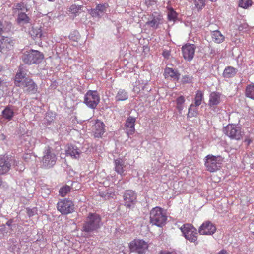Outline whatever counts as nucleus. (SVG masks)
<instances>
[{
  "label": "nucleus",
  "mask_w": 254,
  "mask_h": 254,
  "mask_svg": "<svg viewBox=\"0 0 254 254\" xmlns=\"http://www.w3.org/2000/svg\"><path fill=\"white\" fill-rule=\"evenodd\" d=\"M101 225L100 216L96 213H90L83 223L82 231L90 234L97 231Z\"/></svg>",
  "instance_id": "f257e3e1"
},
{
  "label": "nucleus",
  "mask_w": 254,
  "mask_h": 254,
  "mask_svg": "<svg viewBox=\"0 0 254 254\" xmlns=\"http://www.w3.org/2000/svg\"><path fill=\"white\" fill-rule=\"evenodd\" d=\"M167 219L166 213L162 208L159 207H155L150 211V222L152 225L158 227H162L165 224Z\"/></svg>",
  "instance_id": "f03ea898"
},
{
  "label": "nucleus",
  "mask_w": 254,
  "mask_h": 254,
  "mask_svg": "<svg viewBox=\"0 0 254 254\" xmlns=\"http://www.w3.org/2000/svg\"><path fill=\"white\" fill-rule=\"evenodd\" d=\"M180 230L186 239L191 243H193L195 245L198 244L197 230L192 224H185L180 228Z\"/></svg>",
  "instance_id": "7ed1b4c3"
},
{
  "label": "nucleus",
  "mask_w": 254,
  "mask_h": 254,
  "mask_svg": "<svg viewBox=\"0 0 254 254\" xmlns=\"http://www.w3.org/2000/svg\"><path fill=\"white\" fill-rule=\"evenodd\" d=\"M44 56L42 53L37 50H30L26 51L22 56V61L29 65L34 64L40 63L43 59Z\"/></svg>",
  "instance_id": "20e7f679"
},
{
  "label": "nucleus",
  "mask_w": 254,
  "mask_h": 254,
  "mask_svg": "<svg viewBox=\"0 0 254 254\" xmlns=\"http://www.w3.org/2000/svg\"><path fill=\"white\" fill-rule=\"evenodd\" d=\"M57 158L55 154L51 150L49 146H47L43 152V156L41 161L42 168L49 169L53 167L57 161Z\"/></svg>",
  "instance_id": "39448f33"
},
{
  "label": "nucleus",
  "mask_w": 254,
  "mask_h": 254,
  "mask_svg": "<svg viewBox=\"0 0 254 254\" xmlns=\"http://www.w3.org/2000/svg\"><path fill=\"white\" fill-rule=\"evenodd\" d=\"M224 133L231 139L240 140L242 139L244 133L239 127L234 124H229L223 129Z\"/></svg>",
  "instance_id": "423d86ee"
},
{
  "label": "nucleus",
  "mask_w": 254,
  "mask_h": 254,
  "mask_svg": "<svg viewBox=\"0 0 254 254\" xmlns=\"http://www.w3.org/2000/svg\"><path fill=\"white\" fill-rule=\"evenodd\" d=\"M205 166L210 172H215L220 168L222 161L220 156L208 155L205 157Z\"/></svg>",
  "instance_id": "0eeeda50"
},
{
  "label": "nucleus",
  "mask_w": 254,
  "mask_h": 254,
  "mask_svg": "<svg viewBox=\"0 0 254 254\" xmlns=\"http://www.w3.org/2000/svg\"><path fill=\"white\" fill-rule=\"evenodd\" d=\"M100 96L97 91L88 90L85 94L84 103L91 109H95L100 102Z\"/></svg>",
  "instance_id": "6e6552de"
},
{
  "label": "nucleus",
  "mask_w": 254,
  "mask_h": 254,
  "mask_svg": "<svg viewBox=\"0 0 254 254\" xmlns=\"http://www.w3.org/2000/svg\"><path fill=\"white\" fill-rule=\"evenodd\" d=\"M129 247L131 252L138 254L145 253L148 249V245L145 241L141 239H134L130 242Z\"/></svg>",
  "instance_id": "1a4fd4ad"
},
{
  "label": "nucleus",
  "mask_w": 254,
  "mask_h": 254,
  "mask_svg": "<svg viewBox=\"0 0 254 254\" xmlns=\"http://www.w3.org/2000/svg\"><path fill=\"white\" fill-rule=\"evenodd\" d=\"M57 207L62 214H67L74 211V205L71 200L64 199L57 203Z\"/></svg>",
  "instance_id": "9d476101"
},
{
  "label": "nucleus",
  "mask_w": 254,
  "mask_h": 254,
  "mask_svg": "<svg viewBox=\"0 0 254 254\" xmlns=\"http://www.w3.org/2000/svg\"><path fill=\"white\" fill-rule=\"evenodd\" d=\"M124 205L128 208L134 206L137 199V195L132 190H126L123 195Z\"/></svg>",
  "instance_id": "9b49d317"
},
{
  "label": "nucleus",
  "mask_w": 254,
  "mask_h": 254,
  "mask_svg": "<svg viewBox=\"0 0 254 254\" xmlns=\"http://www.w3.org/2000/svg\"><path fill=\"white\" fill-rule=\"evenodd\" d=\"M216 230L215 225L210 221L204 222L198 228V233L203 235H211Z\"/></svg>",
  "instance_id": "f8f14e48"
},
{
  "label": "nucleus",
  "mask_w": 254,
  "mask_h": 254,
  "mask_svg": "<svg viewBox=\"0 0 254 254\" xmlns=\"http://www.w3.org/2000/svg\"><path fill=\"white\" fill-rule=\"evenodd\" d=\"M108 7L107 3L98 4L95 8L90 10V14L93 17L101 18L105 14Z\"/></svg>",
  "instance_id": "ddd939ff"
},
{
  "label": "nucleus",
  "mask_w": 254,
  "mask_h": 254,
  "mask_svg": "<svg viewBox=\"0 0 254 254\" xmlns=\"http://www.w3.org/2000/svg\"><path fill=\"white\" fill-rule=\"evenodd\" d=\"M196 47L194 44H188L183 46L182 48V51L184 58L190 61L192 60L195 51Z\"/></svg>",
  "instance_id": "4468645a"
},
{
  "label": "nucleus",
  "mask_w": 254,
  "mask_h": 254,
  "mask_svg": "<svg viewBox=\"0 0 254 254\" xmlns=\"http://www.w3.org/2000/svg\"><path fill=\"white\" fill-rule=\"evenodd\" d=\"M14 42L12 39L4 36H0V52H6L13 47Z\"/></svg>",
  "instance_id": "2eb2a0df"
},
{
  "label": "nucleus",
  "mask_w": 254,
  "mask_h": 254,
  "mask_svg": "<svg viewBox=\"0 0 254 254\" xmlns=\"http://www.w3.org/2000/svg\"><path fill=\"white\" fill-rule=\"evenodd\" d=\"M162 20V15L158 12H155L152 13L146 22V25L150 27L157 29L159 25L161 24Z\"/></svg>",
  "instance_id": "dca6fc26"
},
{
  "label": "nucleus",
  "mask_w": 254,
  "mask_h": 254,
  "mask_svg": "<svg viewBox=\"0 0 254 254\" xmlns=\"http://www.w3.org/2000/svg\"><path fill=\"white\" fill-rule=\"evenodd\" d=\"M222 94L218 92H212L209 97L208 106L210 108L213 109L221 102Z\"/></svg>",
  "instance_id": "f3484780"
},
{
  "label": "nucleus",
  "mask_w": 254,
  "mask_h": 254,
  "mask_svg": "<svg viewBox=\"0 0 254 254\" xmlns=\"http://www.w3.org/2000/svg\"><path fill=\"white\" fill-rule=\"evenodd\" d=\"M22 84V86L19 87L25 88L24 91L28 94H35L37 91V86L31 79H26Z\"/></svg>",
  "instance_id": "a211bd4d"
},
{
  "label": "nucleus",
  "mask_w": 254,
  "mask_h": 254,
  "mask_svg": "<svg viewBox=\"0 0 254 254\" xmlns=\"http://www.w3.org/2000/svg\"><path fill=\"white\" fill-rule=\"evenodd\" d=\"M81 153V150L76 146L69 145L65 150V154L67 156H70L72 158L78 159Z\"/></svg>",
  "instance_id": "6ab92c4d"
},
{
  "label": "nucleus",
  "mask_w": 254,
  "mask_h": 254,
  "mask_svg": "<svg viewBox=\"0 0 254 254\" xmlns=\"http://www.w3.org/2000/svg\"><path fill=\"white\" fill-rule=\"evenodd\" d=\"M94 136L95 137H101L105 132L104 124L97 120L94 125Z\"/></svg>",
  "instance_id": "aec40b11"
},
{
  "label": "nucleus",
  "mask_w": 254,
  "mask_h": 254,
  "mask_svg": "<svg viewBox=\"0 0 254 254\" xmlns=\"http://www.w3.org/2000/svg\"><path fill=\"white\" fill-rule=\"evenodd\" d=\"M136 118L131 116L128 117L126 120L125 127L128 134H132L135 131V122Z\"/></svg>",
  "instance_id": "412c9836"
},
{
  "label": "nucleus",
  "mask_w": 254,
  "mask_h": 254,
  "mask_svg": "<svg viewBox=\"0 0 254 254\" xmlns=\"http://www.w3.org/2000/svg\"><path fill=\"white\" fill-rule=\"evenodd\" d=\"M11 164L5 157L0 158V175H3L8 172Z\"/></svg>",
  "instance_id": "4be33fe9"
},
{
  "label": "nucleus",
  "mask_w": 254,
  "mask_h": 254,
  "mask_svg": "<svg viewBox=\"0 0 254 254\" xmlns=\"http://www.w3.org/2000/svg\"><path fill=\"white\" fill-rule=\"evenodd\" d=\"M164 74L165 78L170 77L175 81H178L180 76L178 71L169 67L165 69Z\"/></svg>",
  "instance_id": "5701e85b"
},
{
  "label": "nucleus",
  "mask_w": 254,
  "mask_h": 254,
  "mask_svg": "<svg viewBox=\"0 0 254 254\" xmlns=\"http://www.w3.org/2000/svg\"><path fill=\"white\" fill-rule=\"evenodd\" d=\"M2 115L4 120L8 121L11 120L14 115L12 106L11 105L6 106L4 109L2 111Z\"/></svg>",
  "instance_id": "b1692460"
},
{
  "label": "nucleus",
  "mask_w": 254,
  "mask_h": 254,
  "mask_svg": "<svg viewBox=\"0 0 254 254\" xmlns=\"http://www.w3.org/2000/svg\"><path fill=\"white\" fill-rule=\"evenodd\" d=\"M115 170L119 174L122 175L124 174L126 165L125 161L121 159L118 158L114 160Z\"/></svg>",
  "instance_id": "393cba45"
},
{
  "label": "nucleus",
  "mask_w": 254,
  "mask_h": 254,
  "mask_svg": "<svg viewBox=\"0 0 254 254\" xmlns=\"http://www.w3.org/2000/svg\"><path fill=\"white\" fill-rule=\"evenodd\" d=\"M238 72V69L231 66L225 67L223 72V76L225 78H231L234 77Z\"/></svg>",
  "instance_id": "a878e982"
},
{
  "label": "nucleus",
  "mask_w": 254,
  "mask_h": 254,
  "mask_svg": "<svg viewBox=\"0 0 254 254\" xmlns=\"http://www.w3.org/2000/svg\"><path fill=\"white\" fill-rule=\"evenodd\" d=\"M19 71L16 74L14 79L15 85L17 87L22 86V84L26 79H28V78L25 77V74L22 72L20 68H19Z\"/></svg>",
  "instance_id": "bb28decb"
},
{
  "label": "nucleus",
  "mask_w": 254,
  "mask_h": 254,
  "mask_svg": "<svg viewBox=\"0 0 254 254\" xmlns=\"http://www.w3.org/2000/svg\"><path fill=\"white\" fill-rule=\"evenodd\" d=\"M30 18L25 13V12H18L17 22L19 24H26L29 23Z\"/></svg>",
  "instance_id": "cd10ccee"
},
{
  "label": "nucleus",
  "mask_w": 254,
  "mask_h": 254,
  "mask_svg": "<svg viewBox=\"0 0 254 254\" xmlns=\"http://www.w3.org/2000/svg\"><path fill=\"white\" fill-rule=\"evenodd\" d=\"M128 98V93L124 89H120L116 96L115 100L117 102L121 101H125Z\"/></svg>",
  "instance_id": "c85d7f7f"
},
{
  "label": "nucleus",
  "mask_w": 254,
  "mask_h": 254,
  "mask_svg": "<svg viewBox=\"0 0 254 254\" xmlns=\"http://www.w3.org/2000/svg\"><path fill=\"white\" fill-rule=\"evenodd\" d=\"M198 106L191 104L188 109L187 118L196 117L198 115Z\"/></svg>",
  "instance_id": "c756f323"
},
{
  "label": "nucleus",
  "mask_w": 254,
  "mask_h": 254,
  "mask_svg": "<svg viewBox=\"0 0 254 254\" xmlns=\"http://www.w3.org/2000/svg\"><path fill=\"white\" fill-rule=\"evenodd\" d=\"M29 34L33 39L41 38L43 37L41 29L38 27H32L29 31Z\"/></svg>",
  "instance_id": "7c9ffc66"
},
{
  "label": "nucleus",
  "mask_w": 254,
  "mask_h": 254,
  "mask_svg": "<svg viewBox=\"0 0 254 254\" xmlns=\"http://www.w3.org/2000/svg\"><path fill=\"white\" fill-rule=\"evenodd\" d=\"M212 38L213 41L216 43H221L224 40V36L218 30H215L212 32Z\"/></svg>",
  "instance_id": "2f4dec72"
},
{
  "label": "nucleus",
  "mask_w": 254,
  "mask_h": 254,
  "mask_svg": "<svg viewBox=\"0 0 254 254\" xmlns=\"http://www.w3.org/2000/svg\"><path fill=\"white\" fill-rule=\"evenodd\" d=\"M245 96L254 100V84L249 85L246 87Z\"/></svg>",
  "instance_id": "473e14b6"
},
{
  "label": "nucleus",
  "mask_w": 254,
  "mask_h": 254,
  "mask_svg": "<svg viewBox=\"0 0 254 254\" xmlns=\"http://www.w3.org/2000/svg\"><path fill=\"white\" fill-rule=\"evenodd\" d=\"M185 101V98L183 96H180L176 99V108L180 114L183 109Z\"/></svg>",
  "instance_id": "72a5a7b5"
},
{
  "label": "nucleus",
  "mask_w": 254,
  "mask_h": 254,
  "mask_svg": "<svg viewBox=\"0 0 254 254\" xmlns=\"http://www.w3.org/2000/svg\"><path fill=\"white\" fill-rule=\"evenodd\" d=\"M203 99V93L202 91L198 90L196 93L194 98V104L196 106H199L202 103Z\"/></svg>",
  "instance_id": "f704fd0d"
},
{
  "label": "nucleus",
  "mask_w": 254,
  "mask_h": 254,
  "mask_svg": "<svg viewBox=\"0 0 254 254\" xmlns=\"http://www.w3.org/2000/svg\"><path fill=\"white\" fill-rule=\"evenodd\" d=\"M99 194L101 197L105 199H109L110 198H112L114 195L112 191L109 190L99 191Z\"/></svg>",
  "instance_id": "c9c22d12"
},
{
  "label": "nucleus",
  "mask_w": 254,
  "mask_h": 254,
  "mask_svg": "<svg viewBox=\"0 0 254 254\" xmlns=\"http://www.w3.org/2000/svg\"><path fill=\"white\" fill-rule=\"evenodd\" d=\"M168 10L167 14L168 20L173 21H175L177 18V13L174 11L173 8L171 7Z\"/></svg>",
  "instance_id": "e433bc0d"
},
{
  "label": "nucleus",
  "mask_w": 254,
  "mask_h": 254,
  "mask_svg": "<svg viewBox=\"0 0 254 254\" xmlns=\"http://www.w3.org/2000/svg\"><path fill=\"white\" fill-rule=\"evenodd\" d=\"M252 4V0H240L239 6L243 8L247 9Z\"/></svg>",
  "instance_id": "4c0bfd02"
},
{
  "label": "nucleus",
  "mask_w": 254,
  "mask_h": 254,
  "mask_svg": "<svg viewBox=\"0 0 254 254\" xmlns=\"http://www.w3.org/2000/svg\"><path fill=\"white\" fill-rule=\"evenodd\" d=\"M14 9L18 12L23 11V12H27L28 9L26 4H25L23 2H20L16 4L15 5Z\"/></svg>",
  "instance_id": "58836bf2"
},
{
  "label": "nucleus",
  "mask_w": 254,
  "mask_h": 254,
  "mask_svg": "<svg viewBox=\"0 0 254 254\" xmlns=\"http://www.w3.org/2000/svg\"><path fill=\"white\" fill-rule=\"evenodd\" d=\"M71 188L70 186L65 185L61 188L59 190V193L61 196L64 197L66 194L70 191Z\"/></svg>",
  "instance_id": "ea45409f"
},
{
  "label": "nucleus",
  "mask_w": 254,
  "mask_h": 254,
  "mask_svg": "<svg viewBox=\"0 0 254 254\" xmlns=\"http://www.w3.org/2000/svg\"><path fill=\"white\" fill-rule=\"evenodd\" d=\"M37 208L36 207H33L32 208H27L26 212L28 216L29 217H32L37 214Z\"/></svg>",
  "instance_id": "a19ab883"
},
{
  "label": "nucleus",
  "mask_w": 254,
  "mask_h": 254,
  "mask_svg": "<svg viewBox=\"0 0 254 254\" xmlns=\"http://www.w3.org/2000/svg\"><path fill=\"white\" fill-rule=\"evenodd\" d=\"M195 7L198 9H201L205 5L204 0H194Z\"/></svg>",
  "instance_id": "79ce46f5"
},
{
  "label": "nucleus",
  "mask_w": 254,
  "mask_h": 254,
  "mask_svg": "<svg viewBox=\"0 0 254 254\" xmlns=\"http://www.w3.org/2000/svg\"><path fill=\"white\" fill-rule=\"evenodd\" d=\"M81 6L76 5L75 4H72L69 8V11L73 14H76L81 9Z\"/></svg>",
  "instance_id": "37998d69"
},
{
  "label": "nucleus",
  "mask_w": 254,
  "mask_h": 254,
  "mask_svg": "<svg viewBox=\"0 0 254 254\" xmlns=\"http://www.w3.org/2000/svg\"><path fill=\"white\" fill-rule=\"evenodd\" d=\"M193 77L190 75H184L182 77V81L183 83H190L193 81Z\"/></svg>",
  "instance_id": "c03bdc74"
},
{
  "label": "nucleus",
  "mask_w": 254,
  "mask_h": 254,
  "mask_svg": "<svg viewBox=\"0 0 254 254\" xmlns=\"http://www.w3.org/2000/svg\"><path fill=\"white\" fill-rule=\"evenodd\" d=\"M78 33L76 31H74L73 33H70L69 35L70 39L75 41L78 39Z\"/></svg>",
  "instance_id": "a18cd8bd"
},
{
  "label": "nucleus",
  "mask_w": 254,
  "mask_h": 254,
  "mask_svg": "<svg viewBox=\"0 0 254 254\" xmlns=\"http://www.w3.org/2000/svg\"><path fill=\"white\" fill-rule=\"evenodd\" d=\"M155 3V0H145V4L147 7L153 5Z\"/></svg>",
  "instance_id": "49530a36"
},
{
  "label": "nucleus",
  "mask_w": 254,
  "mask_h": 254,
  "mask_svg": "<svg viewBox=\"0 0 254 254\" xmlns=\"http://www.w3.org/2000/svg\"><path fill=\"white\" fill-rule=\"evenodd\" d=\"M162 55L165 58L168 59L170 56V52L167 50H164L162 52Z\"/></svg>",
  "instance_id": "de8ad7c7"
},
{
  "label": "nucleus",
  "mask_w": 254,
  "mask_h": 254,
  "mask_svg": "<svg viewBox=\"0 0 254 254\" xmlns=\"http://www.w3.org/2000/svg\"><path fill=\"white\" fill-rule=\"evenodd\" d=\"M5 230L6 227L5 224L0 225V231L4 234L5 233Z\"/></svg>",
  "instance_id": "09e8293b"
},
{
  "label": "nucleus",
  "mask_w": 254,
  "mask_h": 254,
  "mask_svg": "<svg viewBox=\"0 0 254 254\" xmlns=\"http://www.w3.org/2000/svg\"><path fill=\"white\" fill-rule=\"evenodd\" d=\"M247 27H248L247 24H244L239 26L238 29L240 31H241V30H243L244 29H247Z\"/></svg>",
  "instance_id": "8fccbe9b"
},
{
  "label": "nucleus",
  "mask_w": 254,
  "mask_h": 254,
  "mask_svg": "<svg viewBox=\"0 0 254 254\" xmlns=\"http://www.w3.org/2000/svg\"><path fill=\"white\" fill-rule=\"evenodd\" d=\"M13 219H9L6 223V225L9 227L12 226V223H13Z\"/></svg>",
  "instance_id": "3c124183"
},
{
  "label": "nucleus",
  "mask_w": 254,
  "mask_h": 254,
  "mask_svg": "<svg viewBox=\"0 0 254 254\" xmlns=\"http://www.w3.org/2000/svg\"><path fill=\"white\" fill-rule=\"evenodd\" d=\"M160 254H176L173 252H170L165 251L161 252Z\"/></svg>",
  "instance_id": "603ef678"
},
{
  "label": "nucleus",
  "mask_w": 254,
  "mask_h": 254,
  "mask_svg": "<svg viewBox=\"0 0 254 254\" xmlns=\"http://www.w3.org/2000/svg\"><path fill=\"white\" fill-rule=\"evenodd\" d=\"M217 254H227L226 250L223 249L221 250Z\"/></svg>",
  "instance_id": "864d4df0"
},
{
  "label": "nucleus",
  "mask_w": 254,
  "mask_h": 254,
  "mask_svg": "<svg viewBox=\"0 0 254 254\" xmlns=\"http://www.w3.org/2000/svg\"><path fill=\"white\" fill-rule=\"evenodd\" d=\"M244 141H245V142H246L247 143V144L248 145H249L252 142V140L249 138H246L245 139Z\"/></svg>",
  "instance_id": "5fc2aeb1"
},
{
  "label": "nucleus",
  "mask_w": 254,
  "mask_h": 254,
  "mask_svg": "<svg viewBox=\"0 0 254 254\" xmlns=\"http://www.w3.org/2000/svg\"><path fill=\"white\" fill-rule=\"evenodd\" d=\"M3 25L2 24V22L0 21V34H1V32L3 31Z\"/></svg>",
  "instance_id": "6e6d98bb"
},
{
  "label": "nucleus",
  "mask_w": 254,
  "mask_h": 254,
  "mask_svg": "<svg viewBox=\"0 0 254 254\" xmlns=\"http://www.w3.org/2000/svg\"><path fill=\"white\" fill-rule=\"evenodd\" d=\"M3 70V68L2 66L0 65V72H1Z\"/></svg>",
  "instance_id": "4d7b16f0"
},
{
  "label": "nucleus",
  "mask_w": 254,
  "mask_h": 254,
  "mask_svg": "<svg viewBox=\"0 0 254 254\" xmlns=\"http://www.w3.org/2000/svg\"><path fill=\"white\" fill-rule=\"evenodd\" d=\"M3 82V80H2V79L0 77V86L1 85V84Z\"/></svg>",
  "instance_id": "13d9d810"
},
{
  "label": "nucleus",
  "mask_w": 254,
  "mask_h": 254,
  "mask_svg": "<svg viewBox=\"0 0 254 254\" xmlns=\"http://www.w3.org/2000/svg\"><path fill=\"white\" fill-rule=\"evenodd\" d=\"M146 86V85H143V86L142 87V90H144V89L145 88Z\"/></svg>",
  "instance_id": "bf43d9fd"
},
{
  "label": "nucleus",
  "mask_w": 254,
  "mask_h": 254,
  "mask_svg": "<svg viewBox=\"0 0 254 254\" xmlns=\"http://www.w3.org/2000/svg\"><path fill=\"white\" fill-rule=\"evenodd\" d=\"M2 184V182L1 181H0V186H1Z\"/></svg>",
  "instance_id": "052dcab7"
},
{
  "label": "nucleus",
  "mask_w": 254,
  "mask_h": 254,
  "mask_svg": "<svg viewBox=\"0 0 254 254\" xmlns=\"http://www.w3.org/2000/svg\"><path fill=\"white\" fill-rule=\"evenodd\" d=\"M48 0L50 1H54L55 0Z\"/></svg>",
  "instance_id": "680f3d73"
},
{
  "label": "nucleus",
  "mask_w": 254,
  "mask_h": 254,
  "mask_svg": "<svg viewBox=\"0 0 254 254\" xmlns=\"http://www.w3.org/2000/svg\"><path fill=\"white\" fill-rule=\"evenodd\" d=\"M14 162H15V161H14ZM13 165H15V163H14ZM15 165H17V163H16Z\"/></svg>",
  "instance_id": "e2e57ef3"
},
{
  "label": "nucleus",
  "mask_w": 254,
  "mask_h": 254,
  "mask_svg": "<svg viewBox=\"0 0 254 254\" xmlns=\"http://www.w3.org/2000/svg\"><path fill=\"white\" fill-rule=\"evenodd\" d=\"M147 92H149L150 91V89H147Z\"/></svg>",
  "instance_id": "0e129e2a"
},
{
  "label": "nucleus",
  "mask_w": 254,
  "mask_h": 254,
  "mask_svg": "<svg viewBox=\"0 0 254 254\" xmlns=\"http://www.w3.org/2000/svg\"><path fill=\"white\" fill-rule=\"evenodd\" d=\"M136 89H137V88H135V89H134V90H135V91H136Z\"/></svg>",
  "instance_id": "69168bd1"
}]
</instances>
